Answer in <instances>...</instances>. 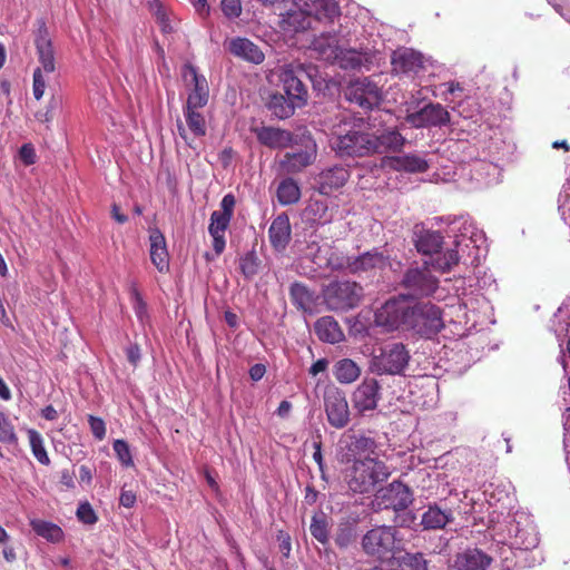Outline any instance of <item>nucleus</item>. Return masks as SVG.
Masks as SVG:
<instances>
[{
  "label": "nucleus",
  "mask_w": 570,
  "mask_h": 570,
  "mask_svg": "<svg viewBox=\"0 0 570 570\" xmlns=\"http://www.w3.org/2000/svg\"><path fill=\"white\" fill-rule=\"evenodd\" d=\"M411 355L403 343H389L373 355L370 370L376 375H402L409 366Z\"/></svg>",
  "instance_id": "39448f33"
},
{
  "label": "nucleus",
  "mask_w": 570,
  "mask_h": 570,
  "mask_svg": "<svg viewBox=\"0 0 570 570\" xmlns=\"http://www.w3.org/2000/svg\"><path fill=\"white\" fill-rule=\"evenodd\" d=\"M135 502H136V495L134 492L122 491L120 493V498H119L120 505H122L125 508H131V507H134Z\"/></svg>",
  "instance_id": "69168bd1"
},
{
  "label": "nucleus",
  "mask_w": 570,
  "mask_h": 570,
  "mask_svg": "<svg viewBox=\"0 0 570 570\" xmlns=\"http://www.w3.org/2000/svg\"><path fill=\"white\" fill-rule=\"evenodd\" d=\"M331 522L328 517L318 511L312 515L309 532L312 537L317 540L322 546H327L330 542Z\"/></svg>",
  "instance_id": "c9c22d12"
},
{
  "label": "nucleus",
  "mask_w": 570,
  "mask_h": 570,
  "mask_svg": "<svg viewBox=\"0 0 570 570\" xmlns=\"http://www.w3.org/2000/svg\"><path fill=\"white\" fill-rule=\"evenodd\" d=\"M257 140L272 149H283L293 142V134L288 130L262 126L254 129Z\"/></svg>",
  "instance_id": "393cba45"
},
{
  "label": "nucleus",
  "mask_w": 570,
  "mask_h": 570,
  "mask_svg": "<svg viewBox=\"0 0 570 570\" xmlns=\"http://www.w3.org/2000/svg\"><path fill=\"white\" fill-rule=\"evenodd\" d=\"M268 110L278 119H287L292 117L296 108L302 106L296 105L293 99L285 97L281 94H273L269 96L266 104Z\"/></svg>",
  "instance_id": "473e14b6"
},
{
  "label": "nucleus",
  "mask_w": 570,
  "mask_h": 570,
  "mask_svg": "<svg viewBox=\"0 0 570 570\" xmlns=\"http://www.w3.org/2000/svg\"><path fill=\"white\" fill-rule=\"evenodd\" d=\"M0 442L10 444L18 442L13 425L7 420L0 422Z\"/></svg>",
  "instance_id": "5fc2aeb1"
},
{
  "label": "nucleus",
  "mask_w": 570,
  "mask_h": 570,
  "mask_svg": "<svg viewBox=\"0 0 570 570\" xmlns=\"http://www.w3.org/2000/svg\"><path fill=\"white\" fill-rule=\"evenodd\" d=\"M266 373V367L264 364L262 363H257V364H254L250 368H249V376L253 381L257 382L259 380L263 379V376L265 375Z\"/></svg>",
  "instance_id": "0e129e2a"
},
{
  "label": "nucleus",
  "mask_w": 570,
  "mask_h": 570,
  "mask_svg": "<svg viewBox=\"0 0 570 570\" xmlns=\"http://www.w3.org/2000/svg\"><path fill=\"white\" fill-rule=\"evenodd\" d=\"M181 77L186 87L190 88L187 98L186 109H198L204 107L208 101V86L203 76L190 63H186L181 70Z\"/></svg>",
  "instance_id": "2eb2a0df"
},
{
  "label": "nucleus",
  "mask_w": 570,
  "mask_h": 570,
  "mask_svg": "<svg viewBox=\"0 0 570 570\" xmlns=\"http://www.w3.org/2000/svg\"><path fill=\"white\" fill-rule=\"evenodd\" d=\"M130 297L134 303V308L136 311L137 316L141 317L142 314L146 312V303H145L140 292L138 291V288L135 285H132L130 288Z\"/></svg>",
  "instance_id": "4d7b16f0"
},
{
  "label": "nucleus",
  "mask_w": 570,
  "mask_h": 570,
  "mask_svg": "<svg viewBox=\"0 0 570 570\" xmlns=\"http://www.w3.org/2000/svg\"><path fill=\"white\" fill-rule=\"evenodd\" d=\"M313 448L315 450L313 453V459L317 463L318 469L322 472V476L324 478V461H323V455H322V442L315 441L313 443Z\"/></svg>",
  "instance_id": "680f3d73"
},
{
  "label": "nucleus",
  "mask_w": 570,
  "mask_h": 570,
  "mask_svg": "<svg viewBox=\"0 0 570 570\" xmlns=\"http://www.w3.org/2000/svg\"><path fill=\"white\" fill-rule=\"evenodd\" d=\"M363 295V287L351 281H334L323 289V301L326 307L334 312H346L357 307Z\"/></svg>",
  "instance_id": "423d86ee"
},
{
  "label": "nucleus",
  "mask_w": 570,
  "mask_h": 570,
  "mask_svg": "<svg viewBox=\"0 0 570 570\" xmlns=\"http://www.w3.org/2000/svg\"><path fill=\"white\" fill-rule=\"evenodd\" d=\"M400 570H428V562L421 553L406 554L400 563Z\"/></svg>",
  "instance_id": "09e8293b"
},
{
  "label": "nucleus",
  "mask_w": 570,
  "mask_h": 570,
  "mask_svg": "<svg viewBox=\"0 0 570 570\" xmlns=\"http://www.w3.org/2000/svg\"><path fill=\"white\" fill-rule=\"evenodd\" d=\"M276 196L283 206L295 204L301 198L299 186L293 178H285L279 183Z\"/></svg>",
  "instance_id": "e433bc0d"
},
{
  "label": "nucleus",
  "mask_w": 570,
  "mask_h": 570,
  "mask_svg": "<svg viewBox=\"0 0 570 570\" xmlns=\"http://www.w3.org/2000/svg\"><path fill=\"white\" fill-rule=\"evenodd\" d=\"M375 323L387 331L399 328L432 337L443 327L442 311L430 302H411L406 295L400 294L386 301L375 313Z\"/></svg>",
  "instance_id": "f257e3e1"
},
{
  "label": "nucleus",
  "mask_w": 570,
  "mask_h": 570,
  "mask_svg": "<svg viewBox=\"0 0 570 570\" xmlns=\"http://www.w3.org/2000/svg\"><path fill=\"white\" fill-rule=\"evenodd\" d=\"M37 30L35 31V46L37 50L38 61L43 72L52 73L56 70V58L52 40L43 18L36 21Z\"/></svg>",
  "instance_id": "f3484780"
},
{
  "label": "nucleus",
  "mask_w": 570,
  "mask_h": 570,
  "mask_svg": "<svg viewBox=\"0 0 570 570\" xmlns=\"http://www.w3.org/2000/svg\"><path fill=\"white\" fill-rule=\"evenodd\" d=\"M332 147L341 156L363 157L373 155L371 132L356 128L337 132L332 139Z\"/></svg>",
  "instance_id": "6e6552de"
},
{
  "label": "nucleus",
  "mask_w": 570,
  "mask_h": 570,
  "mask_svg": "<svg viewBox=\"0 0 570 570\" xmlns=\"http://www.w3.org/2000/svg\"><path fill=\"white\" fill-rule=\"evenodd\" d=\"M345 97L365 110L377 107L383 99L380 87L366 77L351 81L345 89Z\"/></svg>",
  "instance_id": "9b49d317"
},
{
  "label": "nucleus",
  "mask_w": 570,
  "mask_h": 570,
  "mask_svg": "<svg viewBox=\"0 0 570 570\" xmlns=\"http://www.w3.org/2000/svg\"><path fill=\"white\" fill-rule=\"evenodd\" d=\"M364 551L381 560H389L394 556L396 548V530L393 527H376L363 537Z\"/></svg>",
  "instance_id": "1a4fd4ad"
},
{
  "label": "nucleus",
  "mask_w": 570,
  "mask_h": 570,
  "mask_svg": "<svg viewBox=\"0 0 570 570\" xmlns=\"http://www.w3.org/2000/svg\"><path fill=\"white\" fill-rule=\"evenodd\" d=\"M88 423H89L90 431H91L92 435L99 441L104 440L106 436L105 421L100 417L89 414Z\"/></svg>",
  "instance_id": "6e6d98bb"
},
{
  "label": "nucleus",
  "mask_w": 570,
  "mask_h": 570,
  "mask_svg": "<svg viewBox=\"0 0 570 570\" xmlns=\"http://www.w3.org/2000/svg\"><path fill=\"white\" fill-rule=\"evenodd\" d=\"M277 75L286 96L296 105L305 106L308 98L307 88L303 83V77L308 76L305 68L302 65H284L277 69Z\"/></svg>",
  "instance_id": "9d476101"
},
{
  "label": "nucleus",
  "mask_w": 570,
  "mask_h": 570,
  "mask_svg": "<svg viewBox=\"0 0 570 570\" xmlns=\"http://www.w3.org/2000/svg\"><path fill=\"white\" fill-rule=\"evenodd\" d=\"M292 235L289 218L286 214L275 217L268 228V238L272 247L282 253L287 247Z\"/></svg>",
  "instance_id": "a878e982"
},
{
  "label": "nucleus",
  "mask_w": 570,
  "mask_h": 570,
  "mask_svg": "<svg viewBox=\"0 0 570 570\" xmlns=\"http://www.w3.org/2000/svg\"><path fill=\"white\" fill-rule=\"evenodd\" d=\"M114 451L118 458V460L125 465V466H132L134 460L130 453L129 445L124 440H116L112 444Z\"/></svg>",
  "instance_id": "8fccbe9b"
},
{
  "label": "nucleus",
  "mask_w": 570,
  "mask_h": 570,
  "mask_svg": "<svg viewBox=\"0 0 570 570\" xmlns=\"http://www.w3.org/2000/svg\"><path fill=\"white\" fill-rule=\"evenodd\" d=\"M261 264L262 262L255 249L247 252L239 259L240 272L248 279L253 278L258 274Z\"/></svg>",
  "instance_id": "c03bdc74"
},
{
  "label": "nucleus",
  "mask_w": 570,
  "mask_h": 570,
  "mask_svg": "<svg viewBox=\"0 0 570 570\" xmlns=\"http://www.w3.org/2000/svg\"><path fill=\"white\" fill-rule=\"evenodd\" d=\"M293 304L304 312L312 311L314 294L302 283H293L289 287Z\"/></svg>",
  "instance_id": "4c0bfd02"
},
{
  "label": "nucleus",
  "mask_w": 570,
  "mask_h": 570,
  "mask_svg": "<svg viewBox=\"0 0 570 570\" xmlns=\"http://www.w3.org/2000/svg\"><path fill=\"white\" fill-rule=\"evenodd\" d=\"M225 47L235 57L255 65L262 63L265 59V55L261 48L247 38H232L225 42Z\"/></svg>",
  "instance_id": "4be33fe9"
},
{
  "label": "nucleus",
  "mask_w": 570,
  "mask_h": 570,
  "mask_svg": "<svg viewBox=\"0 0 570 570\" xmlns=\"http://www.w3.org/2000/svg\"><path fill=\"white\" fill-rule=\"evenodd\" d=\"M32 530L39 535L51 542H60L63 539L62 529L49 521L32 519L30 520Z\"/></svg>",
  "instance_id": "58836bf2"
},
{
  "label": "nucleus",
  "mask_w": 570,
  "mask_h": 570,
  "mask_svg": "<svg viewBox=\"0 0 570 570\" xmlns=\"http://www.w3.org/2000/svg\"><path fill=\"white\" fill-rule=\"evenodd\" d=\"M431 267L429 262H423L422 265L410 266L403 273L400 285L407 292V298L428 297L436 292L439 279L432 274Z\"/></svg>",
  "instance_id": "0eeeda50"
},
{
  "label": "nucleus",
  "mask_w": 570,
  "mask_h": 570,
  "mask_svg": "<svg viewBox=\"0 0 570 570\" xmlns=\"http://www.w3.org/2000/svg\"><path fill=\"white\" fill-rule=\"evenodd\" d=\"M27 433L29 444L35 458L38 460L39 463L43 465H49L51 461L46 451L42 435L35 429H29Z\"/></svg>",
  "instance_id": "37998d69"
},
{
  "label": "nucleus",
  "mask_w": 570,
  "mask_h": 570,
  "mask_svg": "<svg viewBox=\"0 0 570 570\" xmlns=\"http://www.w3.org/2000/svg\"><path fill=\"white\" fill-rule=\"evenodd\" d=\"M149 9L154 12L156 20H157L158 24L160 26V30L164 33L171 32L173 28L169 23L168 16H167L166 9L163 6V3L159 0H154V1L149 2Z\"/></svg>",
  "instance_id": "de8ad7c7"
},
{
  "label": "nucleus",
  "mask_w": 570,
  "mask_h": 570,
  "mask_svg": "<svg viewBox=\"0 0 570 570\" xmlns=\"http://www.w3.org/2000/svg\"><path fill=\"white\" fill-rule=\"evenodd\" d=\"M277 540L279 542V550L284 557H288L292 550L291 537L284 531H278Z\"/></svg>",
  "instance_id": "bf43d9fd"
},
{
  "label": "nucleus",
  "mask_w": 570,
  "mask_h": 570,
  "mask_svg": "<svg viewBox=\"0 0 570 570\" xmlns=\"http://www.w3.org/2000/svg\"><path fill=\"white\" fill-rule=\"evenodd\" d=\"M19 157L26 166L33 165L37 160V155L31 144H24L19 150Z\"/></svg>",
  "instance_id": "13d9d810"
},
{
  "label": "nucleus",
  "mask_w": 570,
  "mask_h": 570,
  "mask_svg": "<svg viewBox=\"0 0 570 570\" xmlns=\"http://www.w3.org/2000/svg\"><path fill=\"white\" fill-rule=\"evenodd\" d=\"M77 518L85 524H94L97 522L98 518L88 502L79 504L77 512Z\"/></svg>",
  "instance_id": "603ef678"
},
{
  "label": "nucleus",
  "mask_w": 570,
  "mask_h": 570,
  "mask_svg": "<svg viewBox=\"0 0 570 570\" xmlns=\"http://www.w3.org/2000/svg\"><path fill=\"white\" fill-rule=\"evenodd\" d=\"M220 8L225 17L228 19L238 18L242 13L240 0H222Z\"/></svg>",
  "instance_id": "864d4df0"
},
{
  "label": "nucleus",
  "mask_w": 570,
  "mask_h": 570,
  "mask_svg": "<svg viewBox=\"0 0 570 570\" xmlns=\"http://www.w3.org/2000/svg\"><path fill=\"white\" fill-rule=\"evenodd\" d=\"M373 154L400 153L406 139L395 128L371 132Z\"/></svg>",
  "instance_id": "aec40b11"
},
{
  "label": "nucleus",
  "mask_w": 570,
  "mask_h": 570,
  "mask_svg": "<svg viewBox=\"0 0 570 570\" xmlns=\"http://www.w3.org/2000/svg\"><path fill=\"white\" fill-rule=\"evenodd\" d=\"M390 475L389 468L374 458L355 460L347 475L348 488L353 492L367 493L376 483L385 481Z\"/></svg>",
  "instance_id": "7ed1b4c3"
},
{
  "label": "nucleus",
  "mask_w": 570,
  "mask_h": 570,
  "mask_svg": "<svg viewBox=\"0 0 570 570\" xmlns=\"http://www.w3.org/2000/svg\"><path fill=\"white\" fill-rule=\"evenodd\" d=\"M443 236L439 232L424 230L416 242L415 247L419 253L430 256L428 261L435 271L442 273L451 271L459 263V254L453 248L442 250Z\"/></svg>",
  "instance_id": "20e7f679"
},
{
  "label": "nucleus",
  "mask_w": 570,
  "mask_h": 570,
  "mask_svg": "<svg viewBox=\"0 0 570 570\" xmlns=\"http://www.w3.org/2000/svg\"><path fill=\"white\" fill-rule=\"evenodd\" d=\"M450 119L449 111L442 105L432 102L406 116V121L414 128L442 127Z\"/></svg>",
  "instance_id": "6ab92c4d"
},
{
  "label": "nucleus",
  "mask_w": 570,
  "mask_h": 570,
  "mask_svg": "<svg viewBox=\"0 0 570 570\" xmlns=\"http://www.w3.org/2000/svg\"><path fill=\"white\" fill-rule=\"evenodd\" d=\"M491 559L478 549H470L461 553L456 559L460 570H485Z\"/></svg>",
  "instance_id": "72a5a7b5"
},
{
  "label": "nucleus",
  "mask_w": 570,
  "mask_h": 570,
  "mask_svg": "<svg viewBox=\"0 0 570 570\" xmlns=\"http://www.w3.org/2000/svg\"><path fill=\"white\" fill-rule=\"evenodd\" d=\"M350 174L344 167H333L323 170L318 176V190L321 194L328 195L332 191L343 187L348 180Z\"/></svg>",
  "instance_id": "cd10ccee"
},
{
  "label": "nucleus",
  "mask_w": 570,
  "mask_h": 570,
  "mask_svg": "<svg viewBox=\"0 0 570 570\" xmlns=\"http://www.w3.org/2000/svg\"><path fill=\"white\" fill-rule=\"evenodd\" d=\"M235 205L236 199L232 193L223 197L220 202V210L219 213H216V232H225L228 228L234 215Z\"/></svg>",
  "instance_id": "ea45409f"
},
{
  "label": "nucleus",
  "mask_w": 570,
  "mask_h": 570,
  "mask_svg": "<svg viewBox=\"0 0 570 570\" xmlns=\"http://www.w3.org/2000/svg\"><path fill=\"white\" fill-rule=\"evenodd\" d=\"M324 410L327 422L335 429H344L351 420L346 395L336 386H330L324 392Z\"/></svg>",
  "instance_id": "f8f14e48"
},
{
  "label": "nucleus",
  "mask_w": 570,
  "mask_h": 570,
  "mask_svg": "<svg viewBox=\"0 0 570 570\" xmlns=\"http://www.w3.org/2000/svg\"><path fill=\"white\" fill-rule=\"evenodd\" d=\"M328 366V361L326 358H320L309 367V374L316 376L317 374L325 372Z\"/></svg>",
  "instance_id": "338daca9"
},
{
  "label": "nucleus",
  "mask_w": 570,
  "mask_h": 570,
  "mask_svg": "<svg viewBox=\"0 0 570 570\" xmlns=\"http://www.w3.org/2000/svg\"><path fill=\"white\" fill-rule=\"evenodd\" d=\"M311 47L322 59L328 62H334L337 59L336 52L340 53L337 35L334 32H323L315 37Z\"/></svg>",
  "instance_id": "c756f323"
},
{
  "label": "nucleus",
  "mask_w": 570,
  "mask_h": 570,
  "mask_svg": "<svg viewBox=\"0 0 570 570\" xmlns=\"http://www.w3.org/2000/svg\"><path fill=\"white\" fill-rule=\"evenodd\" d=\"M315 150L286 153L279 161V167L285 174H296L312 165L315 160Z\"/></svg>",
  "instance_id": "c85d7f7f"
},
{
  "label": "nucleus",
  "mask_w": 570,
  "mask_h": 570,
  "mask_svg": "<svg viewBox=\"0 0 570 570\" xmlns=\"http://www.w3.org/2000/svg\"><path fill=\"white\" fill-rule=\"evenodd\" d=\"M381 499L385 508L400 511L406 509L413 502V493L406 484L394 481L381 490Z\"/></svg>",
  "instance_id": "412c9836"
},
{
  "label": "nucleus",
  "mask_w": 570,
  "mask_h": 570,
  "mask_svg": "<svg viewBox=\"0 0 570 570\" xmlns=\"http://www.w3.org/2000/svg\"><path fill=\"white\" fill-rule=\"evenodd\" d=\"M279 26L286 33H297L315 28L308 10L303 8V6H296V9L288 10L282 14Z\"/></svg>",
  "instance_id": "b1692460"
},
{
  "label": "nucleus",
  "mask_w": 570,
  "mask_h": 570,
  "mask_svg": "<svg viewBox=\"0 0 570 570\" xmlns=\"http://www.w3.org/2000/svg\"><path fill=\"white\" fill-rule=\"evenodd\" d=\"M35 117L38 121L48 124L53 119V106L51 104L47 107L46 110H39L35 114Z\"/></svg>",
  "instance_id": "e2e57ef3"
},
{
  "label": "nucleus",
  "mask_w": 570,
  "mask_h": 570,
  "mask_svg": "<svg viewBox=\"0 0 570 570\" xmlns=\"http://www.w3.org/2000/svg\"><path fill=\"white\" fill-rule=\"evenodd\" d=\"M373 446H374V441L366 436H360L355 441V448L358 450L367 451V450H371Z\"/></svg>",
  "instance_id": "774afa93"
},
{
  "label": "nucleus",
  "mask_w": 570,
  "mask_h": 570,
  "mask_svg": "<svg viewBox=\"0 0 570 570\" xmlns=\"http://www.w3.org/2000/svg\"><path fill=\"white\" fill-rule=\"evenodd\" d=\"M126 356L128 362L136 367L141 358L140 347L137 344L129 345L126 348Z\"/></svg>",
  "instance_id": "052dcab7"
},
{
  "label": "nucleus",
  "mask_w": 570,
  "mask_h": 570,
  "mask_svg": "<svg viewBox=\"0 0 570 570\" xmlns=\"http://www.w3.org/2000/svg\"><path fill=\"white\" fill-rule=\"evenodd\" d=\"M317 337L326 343L335 344L344 340V333L332 316H323L314 325Z\"/></svg>",
  "instance_id": "7c9ffc66"
},
{
  "label": "nucleus",
  "mask_w": 570,
  "mask_h": 570,
  "mask_svg": "<svg viewBox=\"0 0 570 570\" xmlns=\"http://www.w3.org/2000/svg\"><path fill=\"white\" fill-rule=\"evenodd\" d=\"M333 374L342 384H351L361 375L360 366L351 358H342L334 364Z\"/></svg>",
  "instance_id": "f704fd0d"
},
{
  "label": "nucleus",
  "mask_w": 570,
  "mask_h": 570,
  "mask_svg": "<svg viewBox=\"0 0 570 570\" xmlns=\"http://www.w3.org/2000/svg\"><path fill=\"white\" fill-rule=\"evenodd\" d=\"M331 262L333 269H346L351 273L368 272L376 268L381 269L387 265L386 257L376 249L363 253L356 257H343L342 263Z\"/></svg>",
  "instance_id": "a211bd4d"
},
{
  "label": "nucleus",
  "mask_w": 570,
  "mask_h": 570,
  "mask_svg": "<svg viewBox=\"0 0 570 570\" xmlns=\"http://www.w3.org/2000/svg\"><path fill=\"white\" fill-rule=\"evenodd\" d=\"M303 218L312 225H323L327 217V205L322 200H312L303 210Z\"/></svg>",
  "instance_id": "79ce46f5"
},
{
  "label": "nucleus",
  "mask_w": 570,
  "mask_h": 570,
  "mask_svg": "<svg viewBox=\"0 0 570 570\" xmlns=\"http://www.w3.org/2000/svg\"><path fill=\"white\" fill-rule=\"evenodd\" d=\"M507 535L498 539L502 543L500 548V557L502 560L510 561V554L514 551H528L535 548L539 543L535 527L524 514H517L507 524Z\"/></svg>",
  "instance_id": "f03ea898"
},
{
  "label": "nucleus",
  "mask_w": 570,
  "mask_h": 570,
  "mask_svg": "<svg viewBox=\"0 0 570 570\" xmlns=\"http://www.w3.org/2000/svg\"><path fill=\"white\" fill-rule=\"evenodd\" d=\"M453 521L450 510H443L436 504L429 505L428 510L422 514L421 524L426 530L443 529L448 523Z\"/></svg>",
  "instance_id": "2f4dec72"
},
{
  "label": "nucleus",
  "mask_w": 570,
  "mask_h": 570,
  "mask_svg": "<svg viewBox=\"0 0 570 570\" xmlns=\"http://www.w3.org/2000/svg\"><path fill=\"white\" fill-rule=\"evenodd\" d=\"M381 400V385L373 377H365L352 393L353 409L360 414L365 415L373 412Z\"/></svg>",
  "instance_id": "dca6fc26"
},
{
  "label": "nucleus",
  "mask_w": 570,
  "mask_h": 570,
  "mask_svg": "<svg viewBox=\"0 0 570 570\" xmlns=\"http://www.w3.org/2000/svg\"><path fill=\"white\" fill-rule=\"evenodd\" d=\"M430 63L429 58L412 48H399L391 57L392 71L396 75L416 76Z\"/></svg>",
  "instance_id": "ddd939ff"
},
{
  "label": "nucleus",
  "mask_w": 570,
  "mask_h": 570,
  "mask_svg": "<svg viewBox=\"0 0 570 570\" xmlns=\"http://www.w3.org/2000/svg\"><path fill=\"white\" fill-rule=\"evenodd\" d=\"M384 165L393 170L411 174L424 173L429 169L426 159L417 154L387 157L384 160Z\"/></svg>",
  "instance_id": "bb28decb"
},
{
  "label": "nucleus",
  "mask_w": 570,
  "mask_h": 570,
  "mask_svg": "<svg viewBox=\"0 0 570 570\" xmlns=\"http://www.w3.org/2000/svg\"><path fill=\"white\" fill-rule=\"evenodd\" d=\"M46 79L43 77V71L41 68H36L33 71V81H32V94L36 100H40L46 90Z\"/></svg>",
  "instance_id": "3c124183"
},
{
  "label": "nucleus",
  "mask_w": 570,
  "mask_h": 570,
  "mask_svg": "<svg viewBox=\"0 0 570 570\" xmlns=\"http://www.w3.org/2000/svg\"><path fill=\"white\" fill-rule=\"evenodd\" d=\"M333 63H337L343 69H356L368 60L367 55L354 49H342Z\"/></svg>",
  "instance_id": "a19ab883"
},
{
  "label": "nucleus",
  "mask_w": 570,
  "mask_h": 570,
  "mask_svg": "<svg viewBox=\"0 0 570 570\" xmlns=\"http://www.w3.org/2000/svg\"><path fill=\"white\" fill-rule=\"evenodd\" d=\"M149 256L159 273L169 271V253L166 238L158 228H154L149 233Z\"/></svg>",
  "instance_id": "5701e85b"
},
{
  "label": "nucleus",
  "mask_w": 570,
  "mask_h": 570,
  "mask_svg": "<svg viewBox=\"0 0 570 570\" xmlns=\"http://www.w3.org/2000/svg\"><path fill=\"white\" fill-rule=\"evenodd\" d=\"M188 128L195 136H204L206 132L205 119L196 109H185Z\"/></svg>",
  "instance_id": "49530a36"
},
{
  "label": "nucleus",
  "mask_w": 570,
  "mask_h": 570,
  "mask_svg": "<svg viewBox=\"0 0 570 570\" xmlns=\"http://www.w3.org/2000/svg\"><path fill=\"white\" fill-rule=\"evenodd\" d=\"M295 6H303L311 16L313 24L332 26L341 17L337 0H293Z\"/></svg>",
  "instance_id": "4468645a"
},
{
  "label": "nucleus",
  "mask_w": 570,
  "mask_h": 570,
  "mask_svg": "<svg viewBox=\"0 0 570 570\" xmlns=\"http://www.w3.org/2000/svg\"><path fill=\"white\" fill-rule=\"evenodd\" d=\"M355 537L354 525L344 522L338 524L334 534V541L338 548L346 549L355 540Z\"/></svg>",
  "instance_id": "a18cd8bd"
}]
</instances>
